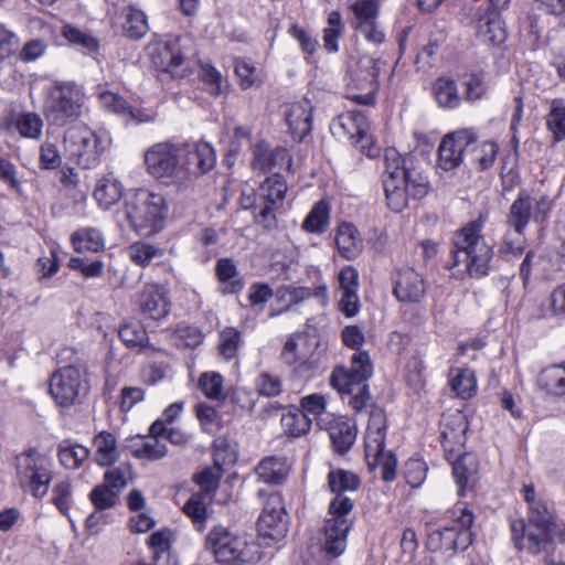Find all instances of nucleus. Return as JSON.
Here are the masks:
<instances>
[{
  "label": "nucleus",
  "mask_w": 565,
  "mask_h": 565,
  "mask_svg": "<svg viewBox=\"0 0 565 565\" xmlns=\"http://www.w3.org/2000/svg\"><path fill=\"white\" fill-rule=\"evenodd\" d=\"M184 147L169 141L158 142L145 152L147 171L156 179L175 185H188L192 181V169L181 163Z\"/></svg>",
  "instance_id": "nucleus-5"
},
{
  "label": "nucleus",
  "mask_w": 565,
  "mask_h": 565,
  "mask_svg": "<svg viewBox=\"0 0 565 565\" xmlns=\"http://www.w3.org/2000/svg\"><path fill=\"white\" fill-rule=\"evenodd\" d=\"M257 390L264 396H277L281 393L282 383L279 376L264 372L256 382Z\"/></svg>",
  "instance_id": "nucleus-61"
},
{
  "label": "nucleus",
  "mask_w": 565,
  "mask_h": 565,
  "mask_svg": "<svg viewBox=\"0 0 565 565\" xmlns=\"http://www.w3.org/2000/svg\"><path fill=\"white\" fill-rule=\"evenodd\" d=\"M220 478L221 471L218 468H209L198 473L195 476V481L201 488V492L199 494L207 497L214 492L218 486Z\"/></svg>",
  "instance_id": "nucleus-60"
},
{
  "label": "nucleus",
  "mask_w": 565,
  "mask_h": 565,
  "mask_svg": "<svg viewBox=\"0 0 565 565\" xmlns=\"http://www.w3.org/2000/svg\"><path fill=\"white\" fill-rule=\"evenodd\" d=\"M291 166V158L286 148L270 149L266 143H258L254 148L253 168L260 171H269L275 168L289 169Z\"/></svg>",
  "instance_id": "nucleus-29"
},
{
  "label": "nucleus",
  "mask_w": 565,
  "mask_h": 565,
  "mask_svg": "<svg viewBox=\"0 0 565 565\" xmlns=\"http://www.w3.org/2000/svg\"><path fill=\"white\" fill-rule=\"evenodd\" d=\"M278 294L280 295L281 299H286L288 301L287 308L294 305H298L310 297L318 299L322 307H326L329 303L328 287L323 282L315 286L313 288L287 286L280 288Z\"/></svg>",
  "instance_id": "nucleus-30"
},
{
  "label": "nucleus",
  "mask_w": 565,
  "mask_h": 565,
  "mask_svg": "<svg viewBox=\"0 0 565 565\" xmlns=\"http://www.w3.org/2000/svg\"><path fill=\"white\" fill-rule=\"evenodd\" d=\"M167 203L162 194L138 189L127 194L125 214L134 231L151 235L162 228Z\"/></svg>",
  "instance_id": "nucleus-4"
},
{
  "label": "nucleus",
  "mask_w": 565,
  "mask_h": 565,
  "mask_svg": "<svg viewBox=\"0 0 565 565\" xmlns=\"http://www.w3.org/2000/svg\"><path fill=\"white\" fill-rule=\"evenodd\" d=\"M284 431L291 437L307 434L311 427V419L301 411H289L281 417Z\"/></svg>",
  "instance_id": "nucleus-43"
},
{
  "label": "nucleus",
  "mask_w": 565,
  "mask_h": 565,
  "mask_svg": "<svg viewBox=\"0 0 565 565\" xmlns=\"http://www.w3.org/2000/svg\"><path fill=\"white\" fill-rule=\"evenodd\" d=\"M373 367L367 352L360 351L352 355L351 367H337L330 376L331 385L339 393H352L353 386L361 385L372 376Z\"/></svg>",
  "instance_id": "nucleus-17"
},
{
  "label": "nucleus",
  "mask_w": 565,
  "mask_h": 565,
  "mask_svg": "<svg viewBox=\"0 0 565 565\" xmlns=\"http://www.w3.org/2000/svg\"><path fill=\"white\" fill-rule=\"evenodd\" d=\"M529 523L516 520L511 523V533L518 550H527L532 554L550 553L553 550L551 525L552 515L546 504L537 499L529 504Z\"/></svg>",
  "instance_id": "nucleus-3"
},
{
  "label": "nucleus",
  "mask_w": 565,
  "mask_h": 565,
  "mask_svg": "<svg viewBox=\"0 0 565 565\" xmlns=\"http://www.w3.org/2000/svg\"><path fill=\"white\" fill-rule=\"evenodd\" d=\"M426 294L423 276L411 267L397 269L393 274V295L403 303L417 305Z\"/></svg>",
  "instance_id": "nucleus-20"
},
{
  "label": "nucleus",
  "mask_w": 565,
  "mask_h": 565,
  "mask_svg": "<svg viewBox=\"0 0 565 565\" xmlns=\"http://www.w3.org/2000/svg\"><path fill=\"white\" fill-rule=\"evenodd\" d=\"M84 372L74 365H67L55 371L50 380V394L62 407L73 405L86 388Z\"/></svg>",
  "instance_id": "nucleus-15"
},
{
  "label": "nucleus",
  "mask_w": 565,
  "mask_h": 565,
  "mask_svg": "<svg viewBox=\"0 0 565 565\" xmlns=\"http://www.w3.org/2000/svg\"><path fill=\"white\" fill-rule=\"evenodd\" d=\"M288 186L285 179L274 173L268 177L259 186L257 193L255 222L266 228H273L277 224L276 210H278L284 202Z\"/></svg>",
  "instance_id": "nucleus-13"
},
{
  "label": "nucleus",
  "mask_w": 565,
  "mask_h": 565,
  "mask_svg": "<svg viewBox=\"0 0 565 565\" xmlns=\"http://www.w3.org/2000/svg\"><path fill=\"white\" fill-rule=\"evenodd\" d=\"M450 386L461 398H470L476 392V377L470 369H458L450 380Z\"/></svg>",
  "instance_id": "nucleus-48"
},
{
  "label": "nucleus",
  "mask_w": 565,
  "mask_h": 565,
  "mask_svg": "<svg viewBox=\"0 0 565 565\" xmlns=\"http://www.w3.org/2000/svg\"><path fill=\"white\" fill-rule=\"evenodd\" d=\"M318 425L327 429L337 452L345 454L354 444L356 429L343 416L327 415L318 418Z\"/></svg>",
  "instance_id": "nucleus-22"
},
{
  "label": "nucleus",
  "mask_w": 565,
  "mask_h": 565,
  "mask_svg": "<svg viewBox=\"0 0 565 565\" xmlns=\"http://www.w3.org/2000/svg\"><path fill=\"white\" fill-rule=\"evenodd\" d=\"M537 385L552 396H565V362L542 370L537 376Z\"/></svg>",
  "instance_id": "nucleus-33"
},
{
  "label": "nucleus",
  "mask_w": 565,
  "mask_h": 565,
  "mask_svg": "<svg viewBox=\"0 0 565 565\" xmlns=\"http://www.w3.org/2000/svg\"><path fill=\"white\" fill-rule=\"evenodd\" d=\"M335 244L341 256L347 259L355 258L362 249L358 231L349 223H342L338 227Z\"/></svg>",
  "instance_id": "nucleus-35"
},
{
  "label": "nucleus",
  "mask_w": 565,
  "mask_h": 565,
  "mask_svg": "<svg viewBox=\"0 0 565 565\" xmlns=\"http://www.w3.org/2000/svg\"><path fill=\"white\" fill-rule=\"evenodd\" d=\"M550 210L551 202L547 198L543 196L540 200L534 201L527 194H520L510 207L508 224L519 236H522L531 220L542 222Z\"/></svg>",
  "instance_id": "nucleus-16"
},
{
  "label": "nucleus",
  "mask_w": 565,
  "mask_h": 565,
  "mask_svg": "<svg viewBox=\"0 0 565 565\" xmlns=\"http://www.w3.org/2000/svg\"><path fill=\"white\" fill-rule=\"evenodd\" d=\"M477 463L472 456L465 455L454 463V477L458 484V494L463 495L466 490L475 482L477 475Z\"/></svg>",
  "instance_id": "nucleus-38"
},
{
  "label": "nucleus",
  "mask_w": 565,
  "mask_h": 565,
  "mask_svg": "<svg viewBox=\"0 0 565 565\" xmlns=\"http://www.w3.org/2000/svg\"><path fill=\"white\" fill-rule=\"evenodd\" d=\"M118 333L128 348H142L148 341L147 331L137 321L124 323Z\"/></svg>",
  "instance_id": "nucleus-50"
},
{
  "label": "nucleus",
  "mask_w": 565,
  "mask_h": 565,
  "mask_svg": "<svg viewBox=\"0 0 565 565\" xmlns=\"http://www.w3.org/2000/svg\"><path fill=\"white\" fill-rule=\"evenodd\" d=\"M328 486L332 493H343L355 491L360 486L359 477L350 471L342 469L332 470L328 475Z\"/></svg>",
  "instance_id": "nucleus-45"
},
{
  "label": "nucleus",
  "mask_w": 565,
  "mask_h": 565,
  "mask_svg": "<svg viewBox=\"0 0 565 565\" xmlns=\"http://www.w3.org/2000/svg\"><path fill=\"white\" fill-rule=\"evenodd\" d=\"M90 451L88 448L63 441L58 446V459L66 469H78L88 459Z\"/></svg>",
  "instance_id": "nucleus-40"
},
{
  "label": "nucleus",
  "mask_w": 565,
  "mask_h": 565,
  "mask_svg": "<svg viewBox=\"0 0 565 565\" xmlns=\"http://www.w3.org/2000/svg\"><path fill=\"white\" fill-rule=\"evenodd\" d=\"M202 494H193L184 504V513L193 520L194 523H203L206 519V504L203 502Z\"/></svg>",
  "instance_id": "nucleus-62"
},
{
  "label": "nucleus",
  "mask_w": 565,
  "mask_h": 565,
  "mask_svg": "<svg viewBox=\"0 0 565 565\" xmlns=\"http://www.w3.org/2000/svg\"><path fill=\"white\" fill-rule=\"evenodd\" d=\"M124 186L111 173L100 178L94 190V198L104 210L109 209L122 198Z\"/></svg>",
  "instance_id": "nucleus-32"
},
{
  "label": "nucleus",
  "mask_w": 565,
  "mask_h": 565,
  "mask_svg": "<svg viewBox=\"0 0 565 565\" xmlns=\"http://www.w3.org/2000/svg\"><path fill=\"white\" fill-rule=\"evenodd\" d=\"M312 351L309 344V338L301 333H295L286 340L281 351V359L288 365L307 370L311 367L309 359Z\"/></svg>",
  "instance_id": "nucleus-27"
},
{
  "label": "nucleus",
  "mask_w": 565,
  "mask_h": 565,
  "mask_svg": "<svg viewBox=\"0 0 565 565\" xmlns=\"http://www.w3.org/2000/svg\"><path fill=\"white\" fill-rule=\"evenodd\" d=\"M482 222L472 221L456 231L452 236V265L471 278H481L489 273L493 248L481 234Z\"/></svg>",
  "instance_id": "nucleus-2"
},
{
  "label": "nucleus",
  "mask_w": 565,
  "mask_h": 565,
  "mask_svg": "<svg viewBox=\"0 0 565 565\" xmlns=\"http://www.w3.org/2000/svg\"><path fill=\"white\" fill-rule=\"evenodd\" d=\"M285 119L292 138L301 141L311 130L312 106L310 102L302 99L288 106Z\"/></svg>",
  "instance_id": "nucleus-26"
},
{
  "label": "nucleus",
  "mask_w": 565,
  "mask_h": 565,
  "mask_svg": "<svg viewBox=\"0 0 565 565\" xmlns=\"http://www.w3.org/2000/svg\"><path fill=\"white\" fill-rule=\"evenodd\" d=\"M139 306L143 313L151 319L159 320L170 311V301L162 286L148 284L139 296Z\"/></svg>",
  "instance_id": "nucleus-25"
},
{
  "label": "nucleus",
  "mask_w": 565,
  "mask_h": 565,
  "mask_svg": "<svg viewBox=\"0 0 565 565\" xmlns=\"http://www.w3.org/2000/svg\"><path fill=\"white\" fill-rule=\"evenodd\" d=\"M102 105L116 114L129 115L136 117L132 107L119 95L111 92H104L99 95Z\"/></svg>",
  "instance_id": "nucleus-58"
},
{
  "label": "nucleus",
  "mask_w": 565,
  "mask_h": 565,
  "mask_svg": "<svg viewBox=\"0 0 565 565\" xmlns=\"http://www.w3.org/2000/svg\"><path fill=\"white\" fill-rule=\"evenodd\" d=\"M290 467L282 457H267L256 467L255 472L260 481L268 484L281 483L289 475Z\"/></svg>",
  "instance_id": "nucleus-31"
},
{
  "label": "nucleus",
  "mask_w": 565,
  "mask_h": 565,
  "mask_svg": "<svg viewBox=\"0 0 565 565\" xmlns=\"http://www.w3.org/2000/svg\"><path fill=\"white\" fill-rule=\"evenodd\" d=\"M241 344V333L237 329L227 327L220 332L218 350L221 354L231 360L236 356Z\"/></svg>",
  "instance_id": "nucleus-51"
},
{
  "label": "nucleus",
  "mask_w": 565,
  "mask_h": 565,
  "mask_svg": "<svg viewBox=\"0 0 565 565\" xmlns=\"http://www.w3.org/2000/svg\"><path fill=\"white\" fill-rule=\"evenodd\" d=\"M354 15L352 26L360 32L366 41L380 44L384 41V33L377 25L379 3L375 0H356L351 4Z\"/></svg>",
  "instance_id": "nucleus-19"
},
{
  "label": "nucleus",
  "mask_w": 565,
  "mask_h": 565,
  "mask_svg": "<svg viewBox=\"0 0 565 565\" xmlns=\"http://www.w3.org/2000/svg\"><path fill=\"white\" fill-rule=\"evenodd\" d=\"M370 124L360 110H349L339 115L331 124V131L338 138H347L370 158L380 153V147L369 134Z\"/></svg>",
  "instance_id": "nucleus-12"
},
{
  "label": "nucleus",
  "mask_w": 565,
  "mask_h": 565,
  "mask_svg": "<svg viewBox=\"0 0 565 565\" xmlns=\"http://www.w3.org/2000/svg\"><path fill=\"white\" fill-rule=\"evenodd\" d=\"M329 222V206L324 201H319L303 221L302 228L311 233H321Z\"/></svg>",
  "instance_id": "nucleus-49"
},
{
  "label": "nucleus",
  "mask_w": 565,
  "mask_h": 565,
  "mask_svg": "<svg viewBox=\"0 0 565 565\" xmlns=\"http://www.w3.org/2000/svg\"><path fill=\"white\" fill-rule=\"evenodd\" d=\"M345 394L349 395V405L358 413L372 406V398L365 384L355 385L352 393Z\"/></svg>",
  "instance_id": "nucleus-63"
},
{
  "label": "nucleus",
  "mask_w": 565,
  "mask_h": 565,
  "mask_svg": "<svg viewBox=\"0 0 565 565\" xmlns=\"http://www.w3.org/2000/svg\"><path fill=\"white\" fill-rule=\"evenodd\" d=\"M471 131L462 129L446 135L438 148V167L444 171L457 169L468 156Z\"/></svg>",
  "instance_id": "nucleus-18"
},
{
  "label": "nucleus",
  "mask_w": 565,
  "mask_h": 565,
  "mask_svg": "<svg viewBox=\"0 0 565 565\" xmlns=\"http://www.w3.org/2000/svg\"><path fill=\"white\" fill-rule=\"evenodd\" d=\"M118 495L104 484L95 487L89 499L96 510H106L113 508L117 502Z\"/></svg>",
  "instance_id": "nucleus-59"
},
{
  "label": "nucleus",
  "mask_w": 565,
  "mask_h": 565,
  "mask_svg": "<svg viewBox=\"0 0 565 565\" xmlns=\"http://www.w3.org/2000/svg\"><path fill=\"white\" fill-rule=\"evenodd\" d=\"M15 471L20 486L35 498H43L52 480L50 460L34 448L15 457Z\"/></svg>",
  "instance_id": "nucleus-9"
},
{
  "label": "nucleus",
  "mask_w": 565,
  "mask_h": 565,
  "mask_svg": "<svg viewBox=\"0 0 565 565\" xmlns=\"http://www.w3.org/2000/svg\"><path fill=\"white\" fill-rule=\"evenodd\" d=\"M206 548L222 565H245L258 558V547L245 536L223 525L214 526L206 536Z\"/></svg>",
  "instance_id": "nucleus-6"
},
{
  "label": "nucleus",
  "mask_w": 565,
  "mask_h": 565,
  "mask_svg": "<svg viewBox=\"0 0 565 565\" xmlns=\"http://www.w3.org/2000/svg\"><path fill=\"white\" fill-rule=\"evenodd\" d=\"M85 98V93L79 85L57 84L51 90L46 102L47 117L56 125H65L82 115Z\"/></svg>",
  "instance_id": "nucleus-11"
},
{
  "label": "nucleus",
  "mask_w": 565,
  "mask_h": 565,
  "mask_svg": "<svg viewBox=\"0 0 565 565\" xmlns=\"http://www.w3.org/2000/svg\"><path fill=\"white\" fill-rule=\"evenodd\" d=\"M354 508V501L347 494L338 493L330 502L329 515L324 525V551L337 557L347 547V535L351 527L348 515Z\"/></svg>",
  "instance_id": "nucleus-10"
},
{
  "label": "nucleus",
  "mask_w": 565,
  "mask_h": 565,
  "mask_svg": "<svg viewBox=\"0 0 565 565\" xmlns=\"http://www.w3.org/2000/svg\"><path fill=\"white\" fill-rule=\"evenodd\" d=\"M223 376L216 372H205L199 379V387L203 394L213 401H225L226 393L224 391Z\"/></svg>",
  "instance_id": "nucleus-47"
},
{
  "label": "nucleus",
  "mask_w": 565,
  "mask_h": 565,
  "mask_svg": "<svg viewBox=\"0 0 565 565\" xmlns=\"http://www.w3.org/2000/svg\"><path fill=\"white\" fill-rule=\"evenodd\" d=\"M343 24L339 11H332L328 15V26L324 29V46L329 52H337V40L342 34Z\"/></svg>",
  "instance_id": "nucleus-52"
},
{
  "label": "nucleus",
  "mask_w": 565,
  "mask_h": 565,
  "mask_svg": "<svg viewBox=\"0 0 565 565\" xmlns=\"http://www.w3.org/2000/svg\"><path fill=\"white\" fill-rule=\"evenodd\" d=\"M216 276L222 282H231L230 292H236L243 288L242 282L236 279L237 269L235 264L230 258H221L215 266Z\"/></svg>",
  "instance_id": "nucleus-53"
},
{
  "label": "nucleus",
  "mask_w": 565,
  "mask_h": 565,
  "mask_svg": "<svg viewBox=\"0 0 565 565\" xmlns=\"http://www.w3.org/2000/svg\"><path fill=\"white\" fill-rule=\"evenodd\" d=\"M427 468L419 459H411L406 462L405 478L412 488H417L426 478Z\"/></svg>",
  "instance_id": "nucleus-64"
},
{
  "label": "nucleus",
  "mask_w": 565,
  "mask_h": 565,
  "mask_svg": "<svg viewBox=\"0 0 565 565\" xmlns=\"http://www.w3.org/2000/svg\"><path fill=\"white\" fill-rule=\"evenodd\" d=\"M407 160L395 148L384 152L382 182L387 205L396 213L402 212L411 199H422L428 192L426 180L406 166Z\"/></svg>",
  "instance_id": "nucleus-1"
},
{
  "label": "nucleus",
  "mask_w": 565,
  "mask_h": 565,
  "mask_svg": "<svg viewBox=\"0 0 565 565\" xmlns=\"http://www.w3.org/2000/svg\"><path fill=\"white\" fill-rule=\"evenodd\" d=\"M163 249L146 242H136L128 247L131 262L140 267H147L150 263L163 255Z\"/></svg>",
  "instance_id": "nucleus-46"
},
{
  "label": "nucleus",
  "mask_w": 565,
  "mask_h": 565,
  "mask_svg": "<svg viewBox=\"0 0 565 565\" xmlns=\"http://www.w3.org/2000/svg\"><path fill=\"white\" fill-rule=\"evenodd\" d=\"M125 21L121 24L124 34L131 40H139L148 32L146 14L138 9L127 8L122 11Z\"/></svg>",
  "instance_id": "nucleus-39"
},
{
  "label": "nucleus",
  "mask_w": 565,
  "mask_h": 565,
  "mask_svg": "<svg viewBox=\"0 0 565 565\" xmlns=\"http://www.w3.org/2000/svg\"><path fill=\"white\" fill-rule=\"evenodd\" d=\"M477 34L481 42L489 45H498L505 41V30L498 14L481 19Z\"/></svg>",
  "instance_id": "nucleus-37"
},
{
  "label": "nucleus",
  "mask_w": 565,
  "mask_h": 565,
  "mask_svg": "<svg viewBox=\"0 0 565 565\" xmlns=\"http://www.w3.org/2000/svg\"><path fill=\"white\" fill-rule=\"evenodd\" d=\"M468 423L461 412H456L444 417V429L441 433L443 445L446 451L460 452L466 441Z\"/></svg>",
  "instance_id": "nucleus-28"
},
{
  "label": "nucleus",
  "mask_w": 565,
  "mask_h": 565,
  "mask_svg": "<svg viewBox=\"0 0 565 565\" xmlns=\"http://www.w3.org/2000/svg\"><path fill=\"white\" fill-rule=\"evenodd\" d=\"M386 416L382 408L373 407L365 434V458L371 469L380 468L382 479L391 481L396 476V459L385 451Z\"/></svg>",
  "instance_id": "nucleus-8"
},
{
  "label": "nucleus",
  "mask_w": 565,
  "mask_h": 565,
  "mask_svg": "<svg viewBox=\"0 0 565 565\" xmlns=\"http://www.w3.org/2000/svg\"><path fill=\"white\" fill-rule=\"evenodd\" d=\"M17 129L23 137L38 138L41 135L42 120L33 113L21 115L17 120Z\"/></svg>",
  "instance_id": "nucleus-57"
},
{
  "label": "nucleus",
  "mask_w": 565,
  "mask_h": 565,
  "mask_svg": "<svg viewBox=\"0 0 565 565\" xmlns=\"http://www.w3.org/2000/svg\"><path fill=\"white\" fill-rule=\"evenodd\" d=\"M546 127L552 132L554 142L565 139V105L562 100H552L550 113L546 116Z\"/></svg>",
  "instance_id": "nucleus-44"
},
{
  "label": "nucleus",
  "mask_w": 565,
  "mask_h": 565,
  "mask_svg": "<svg viewBox=\"0 0 565 565\" xmlns=\"http://www.w3.org/2000/svg\"><path fill=\"white\" fill-rule=\"evenodd\" d=\"M260 535L279 541L288 532V521L278 494H271L258 519Z\"/></svg>",
  "instance_id": "nucleus-21"
},
{
  "label": "nucleus",
  "mask_w": 565,
  "mask_h": 565,
  "mask_svg": "<svg viewBox=\"0 0 565 565\" xmlns=\"http://www.w3.org/2000/svg\"><path fill=\"white\" fill-rule=\"evenodd\" d=\"M93 444L96 448L95 462L98 466L109 467L118 460L119 449L117 439L111 433L100 431L94 437Z\"/></svg>",
  "instance_id": "nucleus-34"
},
{
  "label": "nucleus",
  "mask_w": 565,
  "mask_h": 565,
  "mask_svg": "<svg viewBox=\"0 0 565 565\" xmlns=\"http://www.w3.org/2000/svg\"><path fill=\"white\" fill-rule=\"evenodd\" d=\"M434 96L440 107L455 108L460 104L456 83L449 78H438L434 84Z\"/></svg>",
  "instance_id": "nucleus-42"
},
{
  "label": "nucleus",
  "mask_w": 565,
  "mask_h": 565,
  "mask_svg": "<svg viewBox=\"0 0 565 565\" xmlns=\"http://www.w3.org/2000/svg\"><path fill=\"white\" fill-rule=\"evenodd\" d=\"M63 35L68 42L84 47L87 52H95L99 46L98 41L94 36L72 25L63 28Z\"/></svg>",
  "instance_id": "nucleus-55"
},
{
  "label": "nucleus",
  "mask_w": 565,
  "mask_h": 565,
  "mask_svg": "<svg viewBox=\"0 0 565 565\" xmlns=\"http://www.w3.org/2000/svg\"><path fill=\"white\" fill-rule=\"evenodd\" d=\"M106 135L96 134L86 125L70 127L64 135V149L67 158L83 169H93L109 145Z\"/></svg>",
  "instance_id": "nucleus-7"
},
{
  "label": "nucleus",
  "mask_w": 565,
  "mask_h": 565,
  "mask_svg": "<svg viewBox=\"0 0 565 565\" xmlns=\"http://www.w3.org/2000/svg\"><path fill=\"white\" fill-rule=\"evenodd\" d=\"M235 74L239 79V85L243 89H248L259 82L257 68L249 62L236 58Z\"/></svg>",
  "instance_id": "nucleus-54"
},
{
  "label": "nucleus",
  "mask_w": 565,
  "mask_h": 565,
  "mask_svg": "<svg viewBox=\"0 0 565 565\" xmlns=\"http://www.w3.org/2000/svg\"><path fill=\"white\" fill-rule=\"evenodd\" d=\"M472 543V533L456 527H444L428 534L427 546L433 552L465 551Z\"/></svg>",
  "instance_id": "nucleus-23"
},
{
  "label": "nucleus",
  "mask_w": 565,
  "mask_h": 565,
  "mask_svg": "<svg viewBox=\"0 0 565 565\" xmlns=\"http://www.w3.org/2000/svg\"><path fill=\"white\" fill-rule=\"evenodd\" d=\"M52 502L63 514H67L72 501V484L68 480L56 483L52 492Z\"/></svg>",
  "instance_id": "nucleus-56"
},
{
  "label": "nucleus",
  "mask_w": 565,
  "mask_h": 565,
  "mask_svg": "<svg viewBox=\"0 0 565 565\" xmlns=\"http://www.w3.org/2000/svg\"><path fill=\"white\" fill-rule=\"evenodd\" d=\"M499 147L495 142H477L476 136L471 132V145H469L468 157L472 163L478 164L481 170L490 168L497 158Z\"/></svg>",
  "instance_id": "nucleus-36"
},
{
  "label": "nucleus",
  "mask_w": 565,
  "mask_h": 565,
  "mask_svg": "<svg viewBox=\"0 0 565 565\" xmlns=\"http://www.w3.org/2000/svg\"><path fill=\"white\" fill-rule=\"evenodd\" d=\"M184 147L182 151L181 163L192 169V178L210 171L216 162V156L213 147L204 141L180 143Z\"/></svg>",
  "instance_id": "nucleus-24"
},
{
  "label": "nucleus",
  "mask_w": 565,
  "mask_h": 565,
  "mask_svg": "<svg viewBox=\"0 0 565 565\" xmlns=\"http://www.w3.org/2000/svg\"><path fill=\"white\" fill-rule=\"evenodd\" d=\"M72 243L77 253H97L104 248V238L95 228H82L72 235Z\"/></svg>",
  "instance_id": "nucleus-41"
},
{
  "label": "nucleus",
  "mask_w": 565,
  "mask_h": 565,
  "mask_svg": "<svg viewBox=\"0 0 565 565\" xmlns=\"http://www.w3.org/2000/svg\"><path fill=\"white\" fill-rule=\"evenodd\" d=\"M180 36H162L152 40L148 46V56L152 65L175 76H183L184 50Z\"/></svg>",
  "instance_id": "nucleus-14"
}]
</instances>
